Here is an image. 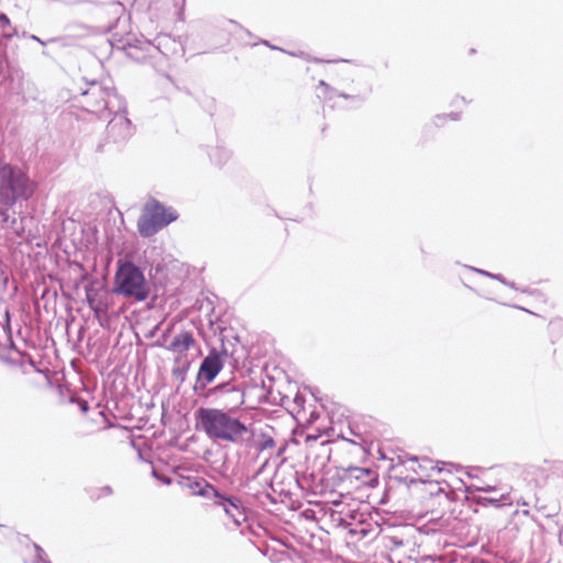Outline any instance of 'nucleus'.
Masks as SVG:
<instances>
[{"label": "nucleus", "mask_w": 563, "mask_h": 563, "mask_svg": "<svg viewBox=\"0 0 563 563\" xmlns=\"http://www.w3.org/2000/svg\"><path fill=\"white\" fill-rule=\"evenodd\" d=\"M153 476L157 479H159L162 483H164L165 485H170L172 484V478L168 477V476H165V475H159L156 470L153 468V472H152Z\"/></svg>", "instance_id": "nucleus-18"}, {"label": "nucleus", "mask_w": 563, "mask_h": 563, "mask_svg": "<svg viewBox=\"0 0 563 563\" xmlns=\"http://www.w3.org/2000/svg\"><path fill=\"white\" fill-rule=\"evenodd\" d=\"M106 492L111 493V488L110 487H106Z\"/></svg>", "instance_id": "nucleus-29"}, {"label": "nucleus", "mask_w": 563, "mask_h": 563, "mask_svg": "<svg viewBox=\"0 0 563 563\" xmlns=\"http://www.w3.org/2000/svg\"><path fill=\"white\" fill-rule=\"evenodd\" d=\"M11 30V23L7 14L0 13V31L2 32L3 36L11 37L13 35V32H10Z\"/></svg>", "instance_id": "nucleus-16"}, {"label": "nucleus", "mask_w": 563, "mask_h": 563, "mask_svg": "<svg viewBox=\"0 0 563 563\" xmlns=\"http://www.w3.org/2000/svg\"><path fill=\"white\" fill-rule=\"evenodd\" d=\"M30 38H31V40H33V41H36V42L41 43L42 45H44V44H45V43H44L40 37H37L36 35H31V36H30Z\"/></svg>", "instance_id": "nucleus-24"}, {"label": "nucleus", "mask_w": 563, "mask_h": 563, "mask_svg": "<svg viewBox=\"0 0 563 563\" xmlns=\"http://www.w3.org/2000/svg\"><path fill=\"white\" fill-rule=\"evenodd\" d=\"M485 500L494 506H497L499 507L501 504H507L509 503V497L507 494H501L499 498H494V497H490V498H485Z\"/></svg>", "instance_id": "nucleus-17"}, {"label": "nucleus", "mask_w": 563, "mask_h": 563, "mask_svg": "<svg viewBox=\"0 0 563 563\" xmlns=\"http://www.w3.org/2000/svg\"><path fill=\"white\" fill-rule=\"evenodd\" d=\"M177 484L180 488L189 490L192 495L211 499L216 486L198 476H179Z\"/></svg>", "instance_id": "nucleus-9"}, {"label": "nucleus", "mask_w": 563, "mask_h": 563, "mask_svg": "<svg viewBox=\"0 0 563 563\" xmlns=\"http://www.w3.org/2000/svg\"><path fill=\"white\" fill-rule=\"evenodd\" d=\"M103 102H104V107H106V108H108V109L110 110V109H111V107H112V102H113V100H112L111 96L109 95V99L103 100Z\"/></svg>", "instance_id": "nucleus-22"}, {"label": "nucleus", "mask_w": 563, "mask_h": 563, "mask_svg": "<svg viewBox=\"0 0 563 563\" xmlns=\"http://www.w3.org/2000/svg\"><path fill=\"white\" fill-rule=\"evenodd\" d=\"M222 367L223 361L221 355L216 350H212L200 364L197 384H200L202 388L206 387L217 377Z\"/></svg>", "instance_id": "nucleus-8"}, {"label": "nucleus", "mask_w": 563, "mask_h": 563, "mask_svg": "<svg viewBox=\"0 0 563 563\" xmlns=\"http://www.w3.org/2000/svg\"><path fill=\"white\" fill-rule=\"evenodd\" d=\"M178 218L176 210L167 208L156 199L148 200L137 220L141 236L151 238Z\"/></svg>", "instance_id": "nucleus-4"}, {"label": "nucleus", "mask_w": 563, "mask_h": 563, "mask_svg": "<svg viewBox=\"0 0 563 563\" xmlns=\"http://www.w3.org/2000/svg\"><path fill=\"white\" fill-rule=\"evenodd\" d=\"M319 87L323 89V97L325 99H333L334 97H342V98H345V99H349L350 96L346 95V93H341V92H338L335 89H333L332 87H330L324 80H320L319 81Z\"/></svg>", "instance_id": "nucleus-14"}, {"label": "nucleus", "mask_w": 563, "mask_h": 563, "mask_svg": "<svg viewBox=\"0 0 563 563\" xmlns=\"http://www.w3.org/2000/svg\"><path fill=\"white\" fill-rule=\"evenodd\" d=\"M495 488L493 486H485V487H478L477 490L479 492H493Z\"/></svg>", "instance_id": "nucleus-23"}, {"label": "nucleus", "mask_w": 563, "mask_h": 563, "mask_svg": "<svg viewBox=\"0 0 563 563\" xmlns=\"http://www.w3.org/2000/svg\"><path fill=\"white\" fill-rule=\"evenodd\" d=\"M93 310V312L96 313V316H99V313L103 312L106 310L104 307H102V305L100 302H96L95 303V308H91Z\"/></svg>", "instance_id": "nucleus-21"}, {"label": "nucleus", "mask_w": 563, "mask_h": 563, "mask_svg": "<svg viewBox=\"0 0 563 563\" xmlns=\"http://www.w3.org/2000/svg\"><path fill=\"white\" fill-rule=\"evenodd\" d=\"M91 291H92L91 289H86V298H87V302H88L89 307L95 308V303L97 301H96V298L92 296Z\"/></svg>", "instance_id": "nucleus-19"}, {"label": "nucleus", "mask_w": 563, "mask_h": 563, "mask_svg": "<svg viewBox=\"0 0 563 563\" xmlns=\"http://www.w3.org/2000/svg\"><path fill=\"white\" fill-rule=\"evenodd\" d=\"M112 100H117V102L120 103V99H118L117 96H114V95L112 96Z\"/></svg>", "instance_id": "nucleus-28"}, {"label": "nucleus", "mask_w": 563, "mask_h": 563, "mask_svg": "<svg viewBox=\"0 0 563 563\" xmlns=\"http://www.w3.org/2000/svg\"><path fill=\"white\" fill-rule=\"evenodd\" d=\"M36 184L21 168L0 164V207L10 208L29 200L35 192Z\"/></svg>", "instance_id": "nucleus-2"}, {"label": "nucleus", "mask_w": 563, "mask_h": 563, "mask_svg": "<svg viewBox=\"0 0 563 563\" xmlns=\"http://www.w3.org/2000/svg\"><path fill=\"white\" fill-rule=\"evenodd\" d=\"M133 134L131 121L126 117L125 107L119 106L118 111L107 125V136L114 143L126 141Z\"/></svg>", "instance_id": "nucleus-6"}, {"label": "nucleus", "mask_w": 563, "mask_h": 563, "mask_svg": "<svg viewBox=\"0 0 563 563\" xmlns=\"http://www.w3.org/2000/svg\"><path fill=\"white\" fill-rule=\"evenodd\" d=\"M195 338L191 332L183 331L174 336L167 350L177 355V358L186 355L187 351L194 346Z\"/></svg>", "instance_id": "nucleus-10"}, {"label": "nucleus", "mask_w": 563, "mask_h": 563, "mask_svg": "<svg viewBox=\"0 0 563 563\" xmlns=\"http://www.w3.org/2000/svg\"><path fill=\"white\" fill-rule=\"evenodd\" d=\"M197 428L213 442H227L241 448L254 444V429L228 411L218 408H199Z\"/></svg>", "instance_id": "nucleus-1"}, {"label": "nucleus", "mask_w": 563, "mask_h": 563, "mask_svg": "<svg viewBox=\"0 0 563 563\" xmlns=\"http://www.w3.org/2000/svg\"><path fill=\"white\" fill-rule=\"evenodd\" d=\"M113 291L135 301H144L150 295V285L136 265L125 262L115 272Z\"/></svg>", "instance_id": "nucleus-3"}, {"label": "nucleus", "mask_w": 563, "mask_h": 563, "mask_svg": "<svg viewBox=\"0 0 563 563\" xmlns=\"http://www.w3.org/2000/svg\"><path fill=\"white\" fill-rule=\"evenodd\" d=\"M210 500H212L214 507L221 508L225 517L232 520L236 527H240L246 520L244 506L239 497L216 488Z\"/></svg>", "instance_id": "nucleus-5"}, {"label": "nucleus", "mask_w": 563, "mask_h": 563, "mask_svg": "<svg viewBox=\"0 0 563 563\" xmlns=\"http://www.w3.org/2000/svg\"><path fill=\"white\" fill-rule=\"evenodd\" d=\"M0 214L2 217V222H3V225L4 228L7 229H10L12 231V233L16 236H22L23 233H24V224H23V220L24 218H15V217H12L8 213V210H2L0 211Z\"/></svg>", "instance_id": "nucleus-11"}, {"label": "nucleus", "mask_w": 563, "mask_h": 563, "mask_svg": "<svg viewBox=\"0 0 563 563\" xmlns=\"http://www.w3.org/2000/svg\"><path fill=\"white\" fill-rule=\"evenodd\" d=\"M275 440L261 433V439H257V434L254 431V444L250 449H255L257 452H263L275 446Z\"/></svg>", "instance_id": "nucleus-12"}, {"label": "nucleus", "mask_w": 563, "mask_h": 563, "mask_svg": "<svg viewBox=\"0 0 563 563\" xmlns=\"http://www.w3.org/2000/svg\"><path fill=\"white\" fill-rule=\"evenodd\" d=\"M560 542L563 543V529L559 533Z\"/></svg>", "instance_id": "nucleus-25"}, {"label": "nucleus", "mask_w": 563, "mask_h": 563, "mask_svg": "<svg viewBox=\"0 0 563 563\" xmlns=\"http://www.w3.org/2000/svg\"><path fill=\"white\" fill-rule=\"evenodd\" d=\"M81 410H82V411H87V410H88V405H87V402H85V404L81 406Z\"/></svg>", "instance_id": "nucleus-26"}, {"label": "nucleus", "mask_w": 563, "mask_h": 563, "mask_svg": "<svg viewBox=\"0 0 563 563\" xmlns=\"http://www.w3.org/2000/svg\"><path fill=\"white\" fill-rule=\"evenodd\" d=\"M466 268L479 274V275H483V276H486V277H489V278H493V279H496L498 282H500L501 284L512 288V289H516L518 290L519 288H517L516 284L512 283V282H509L507 280L503 275L500 274H493L490 272H487V271H484V269H481V268H476V267H473V266H466Z\"/></svg>", "instance_id": "nucleus-13"}, {"label": "nucleus", "mask_w": 563, "mask_h": 563, "mask_svg": "<svg viewBox=\"0 0 563 563\" xmlns=\"http://www.w3.org/2000/svg\"><path fill=\"white\" fill-rule=\"evenodd\" d=\"M216 398L223 408L222 410L229 413L235 411L244 404V393L240 387L231 384H221L213 390Z\"/></svg>", "instance_id": "nucleus-7"}, {"label": "nucleus", "mask_w": 563, "mask_h": 563, "mask_svg": "<svg viewBox=\"0 0 563 563\" xmlns=\"http://www.w3.org/2000/svg\"><path fill=\"white\" fill-rule=\"evenodd\" d=\"M419 468L422 471H437L438 473L442 472V467L439 466V462L434 463L428 457L420 459Z\"/></svg>", "instance_id": "nucleus-15"}, {"label": "nucleus", "mask_w": 563, "mask_h": 563, "mask_svg": "<svg viewBox=\"0 0 563 563\" xmlns=\"http://www.w3.org/2000/svg\"><path fill=\"white\" fill-rule=\"evenodd\" d=\"M36 552H37V559H36L35 563H51L49 561H47L43 558L44 551L40 547H36Z\"/></svg>", "instance_id": "nucleus-20"}, {"label": "nucleus", "mask_w": 563, "mask_h": 563, "mask_svg": "<svg viewBox=\"0 0 563 563\" xmlns=\"http://www.w3.org/2000/svg\"><path fill=\"white\" fill-rule=\"evenodd\" d=\"M451 117H452L453 120H457L459 119V114L457 113H452Z\"/></svg>", "instance_id": "nucleus-27"}]
</instances>
